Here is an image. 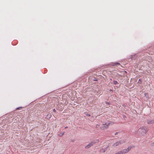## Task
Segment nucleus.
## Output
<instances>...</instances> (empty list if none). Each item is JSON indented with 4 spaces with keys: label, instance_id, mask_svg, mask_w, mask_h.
I'll return each instance as SVG.
<instances>
[{
    "label": "nucleus",
    "instance_id": "obj_8",
    "mask_svg": "<svg viewBox=\"0 0 154 154\" xmlns=\"http://www.w3.org/2000/svg\"><path fill=\"white\" fill-rule=\"evenodd\" d=\"M22 108V107H18V108H17L16 109L17 110H20V109H21Z\"/></svg>",
    "mask_w": 154,
    "mask_h": 154
},
{
    "label": "nucleus",
    "instance_id": "obj_15",
    "mask_svg": "<svg viewBox=\"0 0 154 154\" xmlns=\"http://www.w3.org/2000/svg\"><path fill=\"white\" fill-rule=\"evenodd\" d=\"M67 128V126H66V127H65V128Z\"/></svg>",
    "mask_w": 154,
    "mask_h": 154
},
{
    "label": "nucleus",
    "instance_id": "obj_3",
    "mask_svg": "<svg viewBox=\"0 0 154 154\" xmlns=\"http://www.w3.org/2000/svg\"><path fill=\"white\" fill-rule=\"evenodd\" d=\"M109 124V123H106L105 124H103L102 126L100 127L101 129L104 130L107 128Z\"/></svg>",
    "mask_w": 154,
    "mask_h": 154
},
{
    "label": "nucleus",
    "instance_id": "obj_13",
    "mask_svg": "<svg viewBox=\"0 0 154 154\" xmlns=\"http://www.w3.org/2000/svg\"><path fill=\"white\" fill-rule=\"evenodd\" d=\"M87 116H91V115L90 114H88L87 115Z\"/></svg>",
    "mask_w": 154,
    "mask_h": 154
},
{
    "label": "nucleus",
    "instance_id": "obj_7",
    "mask_svg": "<svg viewBox=\"0 0 154 154\" xmlns=\"http://www.w3.org/2000/svg\"><path fill=\"white\" fill-rule=\"evenodd\" d=\"M51 114H48L47 116L49 117V118H50L51 117Z\"/></svg>",
    "mask_w": 154,
    "mask_h": 154
},
{
    "label": "nucleus",
    "instance_id": "obj_1",
    "mask_svg": "<svg viewBox=\"0 0 154 154\" xmlns=\"http://www.w3.org/2000/svg\"><path fill=\"white\" fill-rule=\"evenodd\" d=\"M147 131V129L146 126H142L138 130V132L139 134L142 135L145 134Z\"/></svg>",
    "mask_w": 154,
    "mask_h": 154
},
{
    "label": "nucleus",
    "instance_id": "obj_10",
    "mask_svg": "<svg viewBox=\"0 0 154 154\" xmlns=\"http://www.w3.org/2000/svg\"><path fill=\"white\" fill-rule=\"evenodd\" d=\"M63 134V133H61L60 134V136H62Z\"/></svg>",
    "mask_w": 154,
    "mask_h": 154
},
{
    "label": "nucleus",
    "instance_id": "obj_14",
    "mask_svg": "<svg viewBox=\"0 0 154 154\" xmlns=\"http://www.w3.org/2000/svg\"><path fill=\"white\" fill-rule=\"evenodd\" d=\"M107 103L108 104H110L109 102H107Z\"/></svg>",
    "mask_w": 154,
    "mask_h": 154
},
{
    "label": "nucleus",
    "instance_id": "obj_6",
    "mask_svg": "<svg viewBox=\"0 0 154 154\" xmlns=\"http://www.w3.org/2000/svg\"><path fill=\"white\" fill-rule=\"evenodd\" d=\"M144 95H145V96L146 97H148L149 95H148V93H145L144 94Z\"/></svg>",
    "mask_w": 154,
    "mask_h": 154
},
{
    "label": "nucleus",
    "instance_id": "obj_16",
    "mask_svg": "<svg viewBox=\"0 0 154 154\" xmlns=\"http://www.w3.org/2000/svg\"><path fill=\"white\" fill-rule=\"evenodd\" d=\"M148 124H151V123H149V122H148Z\"/></svg>",
    "mask_w": 154,
    "mask_h": 154
},
{
    "label": "nucleus",
    "instance_id": "obj_9",
    "mask_svg": "<svg viewBox=\"0 0 154 154\" xmlns=\"http://www.w3.org/2000/svg\"><path fill=\"white\" fill-rule=\"evenodd\" d=\"M151 146H154V142L151 144Z\"/></svg>",
    "mask_w": 154,
    "mask_h": 154
},
{
    "label": "nucleus",
    "instance_id": "obj_2",
    "mask_svg": "<svg viewBox=\"0 0 154 154\" xmlns=\"http://www.w3.org/2000/svg\"><path fill=\"white\" fill-rule=\"evenodd\" d=\"M98 140H96L95 141L93 142H91V143H89L88 145H87L85 147V148L86 149H88L90 148V147H91L92 146L93 144L96 143H97L98 142Z\"/></svg>",
    "mask_w": 154,
    "mask_h": 154
},
{
    "label": "nucleus",
    "instance_id": "obj_12",
    "mask_svg": "<svg viewBox=\"0 0 154 154\" xmlns=\"http://www.w3.org/2000/svg\"><path fill=\"white\" fill-rule=\"evenodd\" d=\"M116 65H117V64H120V63H116V64H115Z\"/></svg>",
    "mask_w": 154,
    "mask_h": 154
},
{
    "label": "nucleus",
    "instance_id": "obj_5",
    "mask_svg": "<svg viewBox=\"0 0 154 154\" xmlns=\"http://www.w3.org/2000/svg\"><path fill=\"white\" fill-rule=\"evenodd\" d=\"M113 83L115 85H117L118 84V82L117 81L115 80L113 81Z\"/></svg>",
    "mask_w": 154,
    "mask_h": 154
},
{
    "label": "nucleus",
    "instance_id": "obj_11",
    "mask_svg": "<svg viewBox=\"0 0 154 154\" xmlns=\"http://www.w3.org/2000/svg\"><path fill=\"white\" fill-rule=\"evenodd\" d=\"M53 111L54 112H56V110L54 109H53Z\"/></svg>",
    "mask_w": 154,
    "mask_h": 154
},
{
    "label": "nucleus",
    "instance_id": "obj_4",
    "mask_svg": "<svg viewBox=\"0 0 154 154\" xmlns=\"http://www.w3.org/2000/svg\"><path fill=\"white\" fill-rule=\"evenodd\" d=\"M123 143V142L122 141H118V142L115 143H114L113 144L112 146L114 147L116 146L119 145H120L121 144Z\"/></svg>",
    "mask_w": 154,
    "mask_h": 154
}]
</instances>
